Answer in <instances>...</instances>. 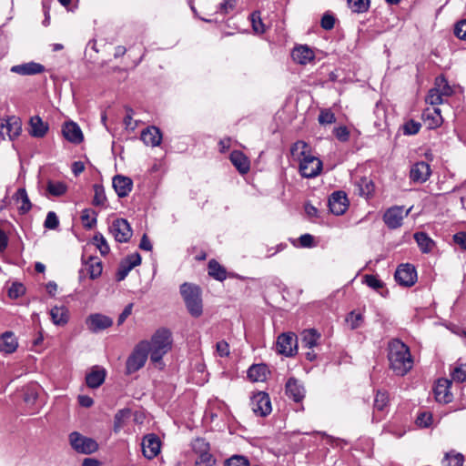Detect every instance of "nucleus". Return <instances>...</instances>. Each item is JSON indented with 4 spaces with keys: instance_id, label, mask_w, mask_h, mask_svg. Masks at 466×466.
<instances>
[{
    "instance_id": "60",
    "label": "nucleus",
    "mask_w": 466,
    "mask_h": 466,
    "mask_svg": "<svg viewBox=\"0 0 466 466\" xmlns=\"http://www.w3.org/2000/svg\"><path fill=\"white\" fill-rule=\"evenodd\" d=\"M453 241L461 248L466 250V232L460 231L453 235Z\"/></svg>"
},
{
    "instance_id": "3",
    "label": "nucleus",
    "mask_w": 466,
    "mask_h": 466,
    "mask_svg": "<svg viewBox=\"0 0 466 466\" xmlns=\"http://www.w3.org/2000/svg\"><path fill=\"white\" fill-rule=\"evenodd\" d=\"M172 342L171 332L164 328L157 329L147 340L148 355L155 366L162 364V359L171 350Z\"/></svg>"
},
{
    "instance_id": "39",
    "label": "nucleus",
    "mask_w": 466,
    "mask_h": 466,
    "mask_svg": "<svg viewBox=\"0 0 466 466\" xmlns=\"http://www.w3.org/2000/svg\"><path fill=\"white\" fill-rule=\"evenodd\" d=\"M434 87L438 89L439 93L444 97V99L453 94L452 87L449 85L444 76H441L436 77Z\"/></svg>"
},
{
    "instance_id": "13",
    "label": "nucleus",
    "mask_w": 466,
    "mask_h": 466,
    "mask_svg": "<svg viewBox=\"0 0 466 466\" xmlns=\"http://www.w3.org/2000/svg\"><path fill=\"white\" fill-rule=\"evenodd\" d=\"M143 455L151 460L157 457L161 449L160 439L154 433L146 435L141 442Z\"/></svg>"
},
{
    "instance_id": "41",
    "label": "nucleus",
    "mask_w": 466,
    "mask_h": 466,
    "mask_svg": "<svg viewBox=\"0 0 466 466\" xmlns=\"http://www.w3.org/2000/svg\"><path fill=\"white\" fill-rule=\"evenodd\" d=\"M370 5V0H348L349 7L355 13L366 12Z\"/></svg>"
},
{
    "instance_id": "63",
    "label": "nucleus",
    "mask_w": 466,
    "mask_h": 466,
    "mask_svg": "<svg viewBox=\"0 0 466 466\" xmlns=\"http://www.w3.org/2000/svg\"><path fill=\"white\" fill-rule=\"evenodd\" d=\"M124 262L127 264V266H130V268L133 269L135 267L140 265L141 263V257L138 253H134L128 256Z\"/></svg>"
},
{
    "instance_id": "37",
    "label": "nucleus",
    "mask_w": 466,
    "mask_h": 466,
    "mask_svg": "<svg viewBox=\"0 0 466 466\" xmlns=\"http://www.w3.org/2000/svg\"><path fill=\"white\" fill-rule=\"evenodd\" d=\"M86 267L92 279L98 278L102 273V262L97 258H90L86 261Z\"/></svg>"
},
{
    "instance_id": "12",
    "label": "nucleus",
    "mask_w": 466,
    "mask_h": 466,
    "mask_svg": "<svg viewBox=\"0 0 466 466\" xmlns=\"http://www.w3.org/2000/svg\"><path fill=\"white\" fill-rule=\"evenodd\" d=\"M86 325L89 331L97 333L113 325V319L108 316L94 313L86 319Z\"/></svg>"
},
{
    "instance_id": "56",
    "label": "nucleus",
    "mask_w": 466,
    "mask_h": 466,
    "mask_svg": "<svg viewBox=\"0 0 466 466\" xmlns=\"http://www.w3.org/2000/svg\"><path fill=\"white\" fill-rule=\"evenodd\" d=\"M364 279L365 283L373 289L378 290L383 287V283L376 276L366 275Z\"/></svg>"
},
{
    "instance_id": "17",
    "label": "nucleus",
    "mask_w": 466,
    "mask_h": 466,
    "mask_svg": "<svg viewBox=\"0 0 466 466\" xmlns=\"http://www.w3.org/2000/svg\"><path fill=\"white\" fill-rule=\"evenodd\" d=\"M28 126V133L36 138L44 137L49 130L48 123L45 122L39 116H31Z\"/></svg>"
},
{
    "instance_id": "21",
    "label": "nucleus",
    "mask_w": 466,
    "mask_h": 466,
    "mask_svg": "<svg viewBox=\"0 0 466 466\" xmlns=\"http://www.w3.org/2000/svg\"><path fill=\"white\" fill-rule=\"evenodd\" d=\"M10 70L11 72L21 76H33L43 73L45 71V66L39 63L28 62L13 66Z\"/></svg>"
},
{
    "instance_id": "28",
    "label": "nucleus",
    "mask_w": 466,
    "mask_h": 466,
    "mask_svg": "<svg viewBox=\"0 0 466 466\" xmlns=\"http://www.w3.org/2000/svg\"><path fill=\"white\" fill-rule=\"evenodd\" d=\"M422 116L425 121L428 122L430 128H436L442 124V116L441 114V109L434 107L432 110L427 108L424 110Z\"/></svg>"
},
{
    "instance_id": "1",
    "label": "nucleus",
    "mask_w": 466,
    "mask_h": 466,
    "mask_svg": "<svg viewBox=\"0 0 466 466\" xmlns=\"http://www.w3.org/2000/svg\"><path fill=\"white\" fill-rule=\"evenodd\" d=\"M292 158L299 162L302 177L311 178L322 170V162L310 154V147L304 141H297L290 148Z\"/></svg>"
},
{
    "instance_id": "33",
    "label": "nucleus",
    "mask_w": 466,
    "mask_h": 466,
    "mask_svg": "<svg viewBox=\"0 0 466 466\" xmlns=\"http://www.w3.org/2000/svg\"><path fill=\"white\" fill-rule=\"evenodd\" d=\"M414 238L423 253H429L433 248L434 242L426 233L418 232L414 235Z\"/></svg>"
},
{
    "instance_id": "35",
    "label": "nucleus",
    "mask_w": 466,
    "mask_h": 466,
    "mask_svg": "<svg viewBox=\"0 0 466 466\" xmlns=\"http://www.w3.org/2000/svg\"><path fill=\"white\" fill-rule=\"evenodd\" d=\"M208 275L219 281L227 278L226 269L214 259L208 262Z\"/></svg>"
},
{
    "instance_id": "64",
    "label": "nucleus",
    "mask_w": 466,
    "mask_h": 466,
    "mask_svg": "<svg viewBox=\"0 0 466 466\" xmlns=\"http://www.w3.org/2000/svg\"><path fill=\"white\" fill-rule=\"evenodd\" d=\"M320 124H331L335 121L334 114L329 111H322L319 116Z\"/></svg>"
},
{
    "instance_id": "15",
    "label": "nucleus",
    "mask_w": 466,
    "mask_h": 466,
    "mask_svg": "<svg viewBox=\"0 0 466 466\" xmlns=\"http://www.w3.org/2000/svg\"><path fill=\"white\" fill-rule=\"evenodd\" d=\"M329 207L330 211L336 216L344 214L349 207L347 195L342 191L332 193L329 198Z\"/></svg>"
},
{
    "instance_id": "46",
    "label": "nucleus",
    "mask_w": 466,
    "mask_h": 466,
    "mask_svg": "<svg viewBox=\"0 0 466 466\" xmlns=\"http://www.w3.org/2000/svg\"><path fill=\"white\" fill-rule=\"evenodd\" d=\"M94 192H95V195H94V198H93V205L104 206L106 201V194H105L103 187L98 185H95Z\"/></svg>"
},
{
    "instance_id": "9",
    "label": "nucleus",
    "mask_w": 466,
    "mask_h": 466,
    "mask_svg": "<svg viewBox=\"0 0 466 466\" xmlns=\"http://www.w3.org/2000/svg\"><path fill=\"white\" fill-rule=\"evenodd\" d=\"M250 407L256 415L261 417L268 415L272 410L269 396L263 391L253 394L250 399Z\"/></svg>"
},
{
    "instance_id": "2",
    "label": "nucleus",
    "mask_w": 466,
    "mask_h": 466,
    "mask_svg": "<svg viewBox=\"0 0 466 466\" xmlns=\"http://www.w3.org/2000/svg\"><path fill=\"white\" fill-rule=\"evenodd\" d=\"M390 370L398 376H404L413 366L409 347L400 339H392L388 346Z\"/></svg>"
},
{
    "instance_id": "48",
    "label": "nucleus",
    "mask_w": 466,
    "mask_h": 466,
    "mask_svg": "<svg viewBox=\"0 0 466 466\" xmlns=\"http://www.w3.org/2000/svg\"><path fill=\"white\" fill-rule=\"evenodd\" d=\"M451 378L457 382H463L466 380V364H461L454 368L451 372Z\"/></svg>"
},
{
    "instance_id": "26",
    "label": "nucleus",
    "mask_w": 466,
    "mask_h": 466,
    "mask_svg": "<svg viewBox=\"0 0 466 466\" xmlns=\"http://www.w3.org/2000/svg\"><path fill=\"white\" fill-rule=\"evenodd\" d=\"M230 161L241 174H246L249 170V160L240 151H233L230 154Z\"/></svg>"
},
{
    "instance_id": "43",
    "label": "nucleus",
    "mask_w": 466,
    "mask_h": 466,
    "mask_svg": "<svg viewBox=\"0 0 466 466\" xmlns=\"http://www.w3.org/2000/svg\"><path fill=\"white\" fill-rule=\"evenodd\" d=\"M464 456L462 454H446L442 460L443 466H462Z\"/></svg>"
},
{
    "instance_id": "49",
    "label": "nucleus",
    "mask_w": 466,
    "mask_h": 466,
    "mask_svg": "<svg viewBox=\"0 0 466 466\" xmlns=\"http://www.w3.org/2000/svg\"><path fill=\"white\" fill-rule=\"evenodd\" d=\"M215 461L213 455L209 452L198 456L195 464L196 466H213Z\"/></svg>"
},
{
    "instance_id": "34",
    "label": "nucleus",
    "mask_w": 466,
    "mask_h": 466,
    "mask_svg": "<svg viewBox=\"0 0 466 466\" xmlns=\"http://www.w3.org/2000/svg\"><path fill=\"white\" fill-rule=\"evenodd\" d=\"M15 199L16 203L21 204L18 208L21 213L25 214L31 209L32 205L25 188H19L16 191Z\"/></svg>"
},
{
    "instance_id": "58",
    "label": "nucleus",
    "mask_w": 466,
    "mask_h": 466,
    "mask_svg": "<svg viewBox=\"0 0 466 466\" xmlns=\"http://www.w3.org/2000/svg\"><path fill=\"white\" fill-rule=\"evenodd\" d=\"M25 292V287L20 283H14L8 290L9 297L16 299Z\"/></svg>"
},
{
    "instance_id": "36",
    "label": "nucleus",
    "mask_w": 466,
    "mask_h": 466,
    "mask_svg": "<svg viewBox=\"0 0 466 466\" xmlns=\"http://www.w3.org/2000/svg\"><path fill=\"white\" fill-rule=\"evenodd\" d=\"M47 192L54 197H61L67 191V185L62 181L49 180L46 185Z\"/></svg>"
},
{
    "instance_id": "52",
    "label": "nucleus",
    "mask_w": 466,
    "mask_h": 466,
    "mask_svg": "<svg viewBox=\"0 0 466 466\" xmlns=\"http://www.w3.org/2000/svg\"><path fill=\"white\" fill-rule=\"evenodd\" d=\"M236 5V0H224L219 4L218 12L222 15H228L235 9Z\"/></svg>"
},
{
    "instance_id": "11",
    "label": "nucleus",
    "mask_w": 466,
    "mask_h": 466,
    "mask_svg": "<svg viewBox=\"0 0 466 466\" xmlns=\"http://www.w3.org/2000/svg\"><path fill=\"white\" fill-rule=\"evenodd\" d=\"M110 232L117 242H127L132 236V229L124 218H116L110 226Z\"/></svg>"
},
{
    "instance_id": "30",
    "label": "nucleus",
    "mask_w": 466,
    "mask_h": 466,
    "mask_svg": "<svg viewBox=\"0 0 466 466\" xmlns=\"http://www.w3.org/2000/svg\"><path fill=\"white\" fill-rule=\"evenodd\" d=\"M17 348L16 339L12 332H5L0 338V350L5 353H12Z\"/></svg>"
},
{
    "instance_id": "14",
    "label": "nucleus",
    "mask_w": 466,
    "mask_h": 466,
    "mask_svg": "<svg viewBox=\"0 0 466 466\" xmlns=\"http://www.w3.org/2000/svg\"><path fill=\"white\" fill-rule=\"evenodd\" d=\"M395 279L402 286H412L417 280V273L414 267L410 264L399 266L395 272Z\"/></svg>"
},
{
    "instance_id": "25",
    "label": "nucleus",
    "mask_w": 466,
    "mask_h": 466,
    "mask_svg": "<svg viewBox=\"0 0 466 466\" xmlns=\"http://www.w3.org/2000/svg\"><path fill=\"white\" fill-rule=\"evenodd\" d=\"M52 322L56 326H65L69 320V311L65 306H55L50 310Z\"/></svg>"
},
{
    "instance_id": "5",
    "label": "nucleus",
    "mask_w": 466,
    "mask_h": 466,
    "mask_svg": "<svg viewBox=\"0 0 466 466\" xmlns=\"http://www.w3.org/2000/svg\"><path fill=\"white\" fill-rule=\"evenodd\" d=\"M147 340L138 342L126 361L127 374H132L144 367L148 358Z\"/></svg>"
},
{
    "instance_id": "59",
    "label": "nucleus",
    "mask_w": 466,
    "mask_h": 466,
    "mask_svg": "<svg viewBox=\"0 0 466 466\" xmlns=\"http://www.w3.org/2000/svg\"><path fill=\"white\" fill-rule=\"evenodd\" d=\"M335 137L342 142H345L350 137V132L346 127H339L334 129Z\"/></svg>"
},
{
    "instance_id": "6",
    "label": "nucleus",
    "mask_w": 466,
    "mask_h": 466,
    "mask_svg": "<svg viewBox=\"0 0 466 466\" xmlns=\"http://www.w3.org/2000/svg\"><path fill=\"white\" fill-rule=\"evenodd\" d=\"M69 442L78 453L91 454L98 450V444L94 439L86 437L77 431L69 434Z\"/></svg>"
},
{
    "instance_id": "53",
    "label": "nucleus",
    "mask_w": 466,
    "mask_h": 466,
    "mask_svg": "<svg viewBox=\"0 0 466 466\" xmlns=\"http://www.w3.org/2000/svg\"><path fill=\"white\" fill-rule=\"evenodd\" d=\"M346 321L352 329H357L362 322V315L360 313L352 311L347 317Z\"/></svg>"
},
{
    "instance_id": "51",
    "label": "nucleus",
    "mask_w": 466,
    "mask_h": 466,
    "mask_svg": "<svg viewBox=\"0 0 466 466\" xmlns=\"http://www.w3.org/2000/svg\"><path fill=\"white\" fill-rule=\"evenodd\" d=\"M431 422L432 415L427 411L420 413L416 419V424L421 428H427L431 426Z\"/></svg>"
},
{
    "instance_id": "19",
    "label": "nucleus",
    "mask_w": 466,
    "mask_h": 466,
    "mask_svg": "<svg viewBox=\"0 0 466 466\" xmlns=\"http://www.w3.org/2000/svg\"><path fill=\"white\" fill-rule=\"evenodd\" d=\"M431 176V167L424 161L414 164L410 172V177L413 182L423 183Z\"/></svg>"
},
{
    "instance_id": "62",
    "label": "nucleus",
    "mask_w": 466,
    "mask_h": 466,
    "mask_svg": "<svg viewBox=\"0 0 466 466\" xmlns=\"http://www.w3.org/2000/svg\"><path fill=\"white\" fill-rule=\"evenodd\" d=\"M132 270L130 266H127L124 261L120 264V267L116 273V279L121 281L125 279V278L128 275V273Z\"/></svg>"
},
{
    "instance_id": "10",
    "label": "nucleus",
    "mask_w": 466,
    "mask_h": 466,
    "mask_svg": "<svg viewBox=\"0 0 466 466\" xmlns=\"http://www.w3.org/2000/svg\"><path fill=\"white\" fill-rule=\"evenodd\" d=\"M410 211V208L405 209L404 207L390 208L385 212L383 220L390 228H397L401 226L403 218L409 215Z\"/></svg>"
},
{
    "instance_id": "42",
    "label": "nucleus",
    "mask_w": 466,
    "mask_h": 466,
    "mask_svg": "<svg viewBox=\"0 0 466 466\" xmlns=\"http://www.w3.org/2000/svg\"><path fill=\"white\" fill-rule=\"evenodd\" d=\"M425 101L431 106H437L444 102V97L439 93L438 89L433 86L429 90Z\"/></svg>"
},
{
    "instance_id": "18",
    "label": "nucleus",
    "mask_w": 466,
    "mask_h": 466,
    "mask_svg": "<svg viewBox=\"0 0 466 466\" xmlns=\"http://www.w3.org/2000/svg\"><path fill=\"white\" fill-rule=\"evenodd\" d=\"M451 381L447 379H440L434 387V394L437 401L442 403H449L452 400V395L450 391Z\"/></svg>"
},
{
    "instance_id": "45",
    "label": "nucleus",
    "mask_w": 466,
    "mask_h": 466,
    "mask_svg": "<svg viewBox=\"0 0 466 466\" xmlns=\"http://www.w3.org/2000/svg\"><path fill=\"white\" fill-rule=\"evenodd\" d=\"M252 27L255 33L262 34L266 31L265 25L263 24L259 12H254L250 15Z\"/></svg>"
},
{
    "instance_id": "24",
    "label": "nucleus",
    "mask_w": 466,
    "mask_h": 466,
    "mask_svg": "<svg viewBox=\"0 0 466 466\" xmlns=\"http://www.w3.org/2000/svg\"><path fill=\"white\" fill-rule=\"evenodd\" d=\"M141 140L147 146L157 147L161 143L162 135L158 128L156 127H150L142 131Z\"/></svg>"
},
{
    "instance_id": "44",
    "label": "nucleus",
    "mask_w": 466,
    "mask_h": 466,
    "mask_svg": "<svg viewBox=\"0 0 466 466\" xmlns=\"http://www.w3.org/2000/svg\"><path fill=\"white\" fill-rule=\"evenodd\" d=\"M83 226L86 228H92L96 223L95 212L91 209H85L81 215Z\"/></svg>"
},
{
    "instance_id": "22",
    "label": "nucleus",
    "mask_w": 466,
    "mask_h": 466,
    "mask_svg": "<svg viewBox=\"0 0 466 466\" xmlns=\"http://www.w3.org/2000/svg\"><path fill=\"white\" fill-rule=\"evenodd\" d=\"M133 182L128 177L116 175L113 177V187L119 198L127 197L132 190Z\"/></svg>"
},
{
    "instance_id": "57",
    "label": "nucleus",
    "mask_w": 466,
    "mask_h": 466,
    "mask_svg": "<svg viewBox=\"0 0 466 466\" xmlns=\"http://www.w3.org/2000/svg\"><path fill=\"white\" fill-rule=\"evenodd\" d=\"M225 466H248V461L245 457L236 455L228 459Z\"/></svg>"
},
{
    "instance_id": "8",
    "label": "nucleus",
    "mask_w": 466,
    "mask_h": 466,
    "mask_svg": "<svg viewBox=\"0 0 466 466\" xmlns=\"http://www.w3.org/2000/svg\"><path fill=\"white\" fill-rule=\"evenodd\" d=\"M297 337L294 333H282L278 337L276 343V350L278 353L291 357L297 352Z\"/></svg>"
},
{
    "instance_id": "23",
    "label": "nucleus",
    "mask_w": 466,
    "mask_h": 466,
    "mask_svg": "<svg viewBox=\"0 0 466 466\" xmlns=\"http://www.w3.org/2000/svg\"><path fill=\"white\" fill-rule=\"evenodd\" d=\"M293 60L300 65H306L311 62L314 57V52L308 46H296L291 53Z\"/></svg>"
},
{
    "instance_id": "38",
    "label": "nucleus",
    "mask_w": 466,
    "mask_h": 466,
    "mask_svg": "<svg viewBox=\"0 0 466 466\" xmlns=\"http://www.w3.org/2000/svg\"><path fill=\"white\" fill-rule=\"evenodd\" d=\"M130 416L131 410L129 409H122L118 410L114 419V431L118 432L128 420Z\"/></svg>"
},
{
    "instance_id": "55",
    "label": "nucleus",
    "mask_w": 466,
    "mask_h": 466,
    "mask_svg": "<svg viewBox=\"0 0 466 466\" xmlns=\"http://www.w3.org/2000/svg\"><path fill=\"white\" fill-rule=\"evenodd\" d=\"M454 34L458 38L466 40V19L459 21L455 25Z\"/></svg>"
},
{
    "instance_id": "54",
    "label": "nucleus",
    "mask_w": 466,
    "mask_h": 466,
    "mask_svg": "<svg viewBox=\"0 0 466 466\" xmlns=\"http://www.w3.org/2000/svg\"><path fill=\"white\" fill-rule=\"evenodd\" d=\"M420 124L414 120H410L406 122L403 126V131L405 135H415L420 129Z\"/></svg>"
},
{
    "instance_id": "32",
    "label": "nucleus",
    "mask_w": 466,
    "mask_h": 466,
    "mask_svg": "<svg viewBox=\"0 0 466 466\" xmlns=\"http://www.w3.org/2000/svg\"><path fill=\"white\" fill-rule=\"evenodd\" d=\"M389 403V397L386 391L378 390L374 399V415L373 420H380V417H378L376 411H384Z\"/></svg>"
},
{
    "instance_id": "4",
    "label": "nucleus",
    "mask_w": 466,
    "mask_h": 466,
    "mask_svg": "<svg viewBox=\"0 0 466 466\" xmlns=\"http://www.w3.org/2000/svg\"><path fill=\"white\" fill-rule=\"evenodd\" d=\"M180 293L188 312L195 318L201 316L203 305L200 289L196 285L184 283L180 287Z\"/></svg>"
},
{
    "instance_id": "27",
    "label": "nucleus",
    "mask_w": 466,
    "mask_h": 466,
    "mask_svg": "<svg viewBox=\"0 0 466 466\" xmlns=\"http://www.w3.org/2000/svg\"><path fill=\"white\" fill-rule=\"evenodd\" d=\"M268 373V367L265 364L252 365L248 370V377L251 381H264Z\"/></svg>"
},
{
    "instance_id": "20",
    "label": "nucleus",
    "mask_w": 466,
    "mask_h": 466,
    "mask_svg": "<svg viewBox=\"0 0 466 466\" xmlns=\"http://www.w3.org/2000/svg\"><path fill=\"white\" fill-rule=\"evenodd\" d=\"M286 393L294 401L299 402L304 399L306 390L299 380L295 378H289L286 382Z\"/></svg>"
},
{
    "instance_id": "50",
    "label": "nucleus",
    "mask_w": 466,
    "mask_h": 466,
    "mask_svg": "<svg viewBox=\"0 0 466 466\" xmlns=\"http://www.w3.org/2000/svg\"><path fill=\"white\" fill-rule=\"evenodd\" d=\"M44 226L48 229H56L59 226V219L54 211H49L46 215Z\"/></svg>"
},
{
    "instance_id": "29",
    "label": "nucleus",
    "mask_w": 466,
    "mask_h": 466,
    "mask_svg": "<svg viewBox=\"0 0 466 466\" xmlns=\"http://www.w3.org/2000/svg\"><path fill=\"white\" fill-rule=\"evenodd\" d=\"M106 371L104 369L96 368L89 372L86 377V381L88 387L90 388H97L99 387L105 380Z\"/></svg>"
},
{
    "instance_id": "16",
    "label": "nucleus",
    "mask_w": 466,
    "mask_h": 466,
    "mask_svg": "<svg viewBox=\"0 0 466 466\" xmlns=\"http://www.w3.org/2000/svg\"><path fill=\"white\" fill-rule=\"evenodd\" d=\"M62 133L64 137L73 144H80L84 139L81 128L73 121H68L64 124Z\"/></svg>"
},
{
    "instance_id": "31",
    "label": "nucleus",
    "mask_w": 466,
    "mask_h": 466,
    "mask_svg": "<svg viewBox=\"0 0 466 466\" xmlns=\"http://www.w3.org/2000/svg\"><path fill=\"white\" fill-rule=\"evenodd\" d=\"M320 334L315 329L304 330L301 334L302 346L311 350L318 345Z\"/></svg>"
},
{
    "instance_id": "61",
    "label": "nucleus",
    "mask_w": 466,
    "mask_h": 466,
    "mask_svg": "<svg viewBox=\"0 0 466 466\" xmlns=\"http://www.w3.org/2000/svg\"><path fill=\"white\" fill-rule=\"evenodd\" d=\"M321 26L326 30H330L334 27L335 19L331 15L325 14L321 18Z\"/></svg>"
},
{
    "instance_id": "40",
    "label": "nucleus",
    "mask_w": 466,
    "mask_h": 466,
    "mask_svg": "<svg viewBox=\"0 0 466 466\" xmlns=\"http://www.w3.org/2000/svg\"><path fill=\"white\" fill-rule=\"evenodd\" d=\"M192 449L197 457L210 452L209 443L201 438H198L192 442Z\"/></svg>"
},
{
    "instance_id": "47",
    "label": "nucleus",
    "mask_w": 466,
    "mask_h": 466,
    "mask_svg": "<svg viewBox=\"0 0 466 466\" xmlns=\"http://www.w3.org/2000/svg\"><path fill=\"white\" fill-rule=\"evenodd\" d=\"M94 241L102 255H106L109 252V246L101 233L95 235Z\"/></svg>"
},
{
    "instance_id": "7",
    "label": "nucleus",
    "mask_w": 466,
    "mask_h": 466,
    "mask_svg": "<svg viewBox=\"0 0 466 466\" xmlns=\"http://www.w3.org/2000/svg\"><path fill=\"white\" fill-rule=\"evenodd\" d=\"M22 131V122L15 116H8L0 121V138L5 140L6 137L10 140L17 137Z\"/></svg>"
}]
</instances>
